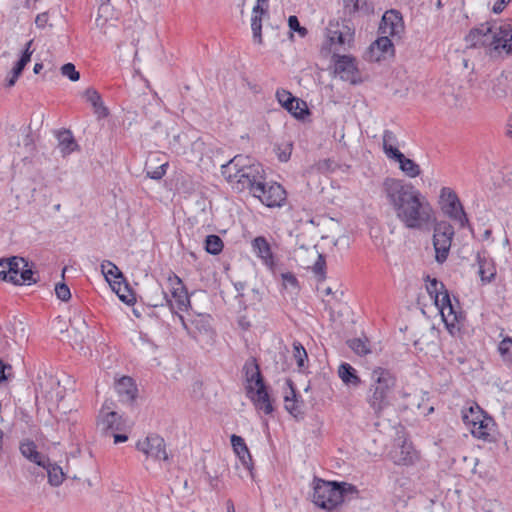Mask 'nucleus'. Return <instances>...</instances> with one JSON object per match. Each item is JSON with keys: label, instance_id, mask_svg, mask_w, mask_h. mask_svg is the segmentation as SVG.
<instances>
[{"label": "nucleus", "instance_id": "1", "mask_svg": "<svg viewBox=\"0 0 512 512\" xmlns=\"http://www.w3.org/2000/svg\"><path fill=\"white\" fill-rule=\"evenodd\" d=\"M382 193L394 211L396 218L407 229L424 230L434 225L433 247L435 260L444 263L450 252L454 237L453 226L436 222L435 211L427 197L412 183L387 177L382 183Z\"/></svg>", "mask_w": 512, "mask_h": 512}, {"label": "nucleus", "instance_id": "2", "mask_svg": "<svg viewBox=\"0 0 512 512\" xmlns=\"http://www.w3.org/2000/svg\"><path fill=\"white\" fill-rule=\"evenodd\" d=\"M221 173L232 189L238 192L248 190L252 195L266 176L260 163L253 162L249 157L243 155H236L223 164Z\"/></svg>", "mask_w": 512, "mask_h": 512}, {"label": "nucleus", "instance_id": "3", "mask_svg": "<svg viewBox=\"0 0 512 512\" xmlns=\"http://www.w3.org/2000/svg\"><path fill=\"white\" fill-rule=\"evenodd\" d=\"M396 385L397 377L389 369L376 367L372 370L365 400L376 418L382 417L384 411L392 405Z\"/></svg>", "mask_w": 512, "mask_h": 512}, {"label": "nucleus", "instance_id": "4", "mask_svg": "<svg viewBox=\"0 0 512 512\" xmlns=\"http://www.w3.org/2000/svg\"><path fill=\"white\" fill-rule=\"evenodd\" d=\"M470 47H489L491 51L512 54V25L504 23L494 27L486 22L470 30L465 37Z\"/></svg>", "mask_w": 512, "mask_h": 512}, {"label": "nucleus", "instance_id": "5", "mask_svg": "<svg viewBox=\"0 0 512 512\" xmlns=\"http://www.w3.org/2000/svg\"><path fill=\"white\" fill-rule=\"evenodd\" d=\"M352 491L356 488L351 484L315 478L312 501L317 507L332 512L343 503L344 495Z\"/></svg>", "mask_w": 512, "mask_h": 512}, {"label": "nucleus", "instance_id": "6", "mask_svg": "<svg viewBox=\"0 0 512 512\" xmlns=\"http://www.w3.org/2000/svg\"><path fill=\"white\" fill-rule=\"evenodd\" d=\"M169 282L171 285L172 298H169L164 290L158 287L156 293L161 296V299L160 301H152L151 305L157 307L166 304L170 307L171 311H186L190 306V299L182 280L174 275L173 277H169Z\"/></svg>", "mask_w": 512, "mask_h": 512}, {"label": "nucleus", "instance_id": "7", "mask_svg": "<svg viewBox=\"0 0 512 512\" xmlns=\"http://www.w3.org/2000/svg\"><path fill=\"white\" fill-rule=\"evenodd\" d=\"M442 210L445 215L457 222L460 228L469 225L468 217L457 194L448 187H443L440 193Z\"/></svg>", "mask_w": 512, "mask_h": 512}, {"label": "nucleus", "instance_id": "8", "mask_svg": "<svg viewBox=\"0 0 512 512\" xmlns=\"http://www.w3.org/2000/svg\"><path fill=\"white\" fill-rule=\"evenodd\" d=\"M253 196L267 207H281L286 200V191L276 182H267L265 176L262 184L256 187Z\"/></svg>", "mask_w": 512, "mask_h": 512}, {"label": "nucleus", "instance_id": "9", "mask_svg": "<svg viewBox=\"0 0 512 512\" xmlns=\"http://www.w3.org/2000/svg\"><path fill=\"white\" fill-rule=\"evenodd\" d=\"M334 72L341 80L351 84L362 83V75L356 63V59L350 55L333 54Z\"/></svg>", "mask_w": 512, "mask_h": 512}, {"label": "nucleus", "instance_id": "10", "mask_svg": "<svg viewBox=\"0 0 512 512\" xmlns=\"http://www.w3.org/2000/svg\"><path fill=\"white\" fill-rule=\"evenodd\" d=\"M97 428L102 434L110 436L113 432L124 430L125 421L120 414L110 411L109 407L104 405L98 416Z\"/></svg>", "mask_w": 512, "mask_h": 512}, {"label": "nucleus", "instance_id": "11", "mask_svg": "<svg viewBox=\"0 0 512 512\" xmlns=\"http://www.w3.org/2000/svg\"><path fill=\"white\" fill-rule=\"evenodd\" d=\"M136 447L147 457L155 460H168L165 441L159 435H148L144 440L138 441Z\"/></svg>", "mask_w": 512, "mask_h": 512}, {"label": "nucleus", "instance_id": "12", "mask_svg": "<svg viewBox=\"0 0 512 512\" xmlns=\"http://www.w3.org/2000/svg\"><path fill=\"white\" fill-rule=\"evenodd\" d=\"M404 31V22L400 12L389 10L382 16L379 32L382 35L391 36L392 38H400V34Z\"/></svg>", "mask_w": 512, "mask_h": 512}, {"label": "nucleus", "instance_id": "13", "mask_svg": "<svg viewBox=\"0 0 512 512\" xmlns=\"http://www.w3.org/2000/svg\"><path fill=\"white\" fill-rule=\"evenodd\" d=\"M276 98L280 105L296 118H303L305 114L309 113L306 102L294 97L285 89H278Z\"/></svg>", "mask_w": 512, "mask_h": 512}, {"label": "nucleus", "instance_id": "14", "mask_svg": "<svg viewBox=\"0 0 512 512\" xmlns=\"http://www.w3.org/2000/svg\"><path fill=\"white\" fill-rule=\"evenodd\" d=\"M39 393L51 404H58L65 397V389L60 385L59 380L53 376H45L39 382Z\"/></svg>", "mask_w": 512, "mask_h": 512}, {"label": "nucleus", "instance_id": "15", "mask_svg": "<svg viewBox=\"0 0 512 512\" xmlns=\"http://www.w3.org/2000/svg\"><path fill=\"white\" fill-rule=\"evenodd\" d=\"M470 432L473 437L487 443H493L497 440L496 423L490 416L478 421L475 426L472 425Z\"/></svg>", "mask_w": 512, "mask_h": 512}, {"label": "nucleus", "instance_id": "16", "mask_svg": "<svg viewBox=\"0 0 512 512\" xmlns=\"http://www.w3.org/2000/svg\"><path fill=\"white\" fill-rule=\"evenodd\" d=\"M388 456L396 465H410L414 462L416 453L411 443L403 441L400 445L394 446Z\"/></svg>", "mask_w": 512, "mask_h": 512}, {"label": "nucleus", "instance_id": "17", "mask_svg": "<svg viewBox=\"0 0 512 512\" xmlns=\"http://www.w3.org/2000/svg\"><path fill=\"white\" fill-rule=\"evenodd\" d=\"M354 32L345 24H330L327 29V37L331 44H337L344 47L353 40Z\"/></svg>", "mask_w": 512, "mask_h": 512}, {"label": "nucleus", "instance_id": "18", "mask_svg": "<svg viewBox=\"0 0 512 512\" xmlns=\"http://www.w3.org/2000/svg\"><path fill=\"white\" fill-rule=\"evenodd\" d=\"M391 36L382 35L375 40L369 47V59L371 61H380L388 55L394 54V47Z\"/></svg>", "mask_w": 512, "mask_h": 512}, {"label": "nucleus", "instance_id": "19", "mask_svg": "<svg viewBox=\"0 0 512 512\" xmlns=\"http://www.w3.org/2000/svg\"><path fill=\"white\" fill-rule=\"evenodd\" d=\"M251 245L253 252L257 255V257H259L271 271H274V256L271 250V246L267 239L263 236H258L253 239Z\"/></svg>", "mask_w": 512, "mask_h": 512}, {"label": "nucleus", "instance_id": "20", "mask_svg": "<svg viewBox=\"0 0 512 512\" xmlns=\"http://www.w3.org/2000/svg\"><path fill=\"white\" fill-rule=\"evenodd\" d=\"M247 382V394L253 393L259 386H264V381L260 372L259 365L255 359L247 361L243 368Z\"/></svg>", "mask_w": 512, "mask_h": 512}, {"label": "nucleus", "instance_id": "21", "mask_svg": "<svg viewBox=\"0 0 512 512\" xmlns=\"http://www.w3.org/2000/svg\"><path fill=\"white\" fill-rule=\"evenodd\" d=\"M115 390L122 402L132 403L138 393L134 380L129 376H123L115 384Z\"/></svg>", "mask_w": 512, "mask_h": 512}, {"label": "nucleus", "instance_id": "22", "mask_svg": "<svg viewBox=\"0 0 512 512\" xmlns=\"http://www.w3.org/2000/svg\"><path fill=\"white\" fill-rule=\"evenodd\" d=\"M478 274L483 282H491L496 276L495 265L485 250L479 251L476 256Z\"/></svg>", "mask_w": 512, "mask_h": 512}, {"label": "nucleus", "instance_id": "23", "mask_svg": "<svg viewBox=\"0 0 512 512\" xmlns=\"http://www.w3.org/2000/svg\"><path fill=\"white\" fill-rule=\"evenodd\" d=\"M83 96L85 100L91 105L94 114L99 120L106 118L109 115L108 108L104 105L100 94L95 89H86Z\"/></svg>", "mask_w": 512, "mask_h": 512}, {"label": "nucleus", "instance_id": "24", "mask_svg": "<svg viewBox=\"0 0 512 512\" xmlns=\"http://www.w3.org/2000/svg\"><path fill=\"white\" fill-rule=\"evenodd\" d=\"M458 305V301H456V305L452 303V301L443 308L440 312L442 316V320L444 321L446 328L448 331L454 335L456 331H460V327L458 326L459 319L461 318V314L457 312L456 308Z\"/></svg>", "mask_w": 512, "mask_h": 512}, {"label": "nucleus", "instance_id": "25", "mask_svg": "<svg viewBox=\"0 0 512 512\" xmlns=\"http://www.w3.org/2000/svg\"><path fill=\"white\" fill-rule=\"evenodd\" d=\"M393 153V157L390 160H394L399 164V169L409 178H416L421 174L420 166L410 158L405 157V155L400 153H395V151H391Z\"/></svg>", "mask_w": 512, "mask_h": 512}, {"label": "nucleus", "instance_id": "26", "mask_svg": "<svg viewBox=\"0 0 512 512\" xmlns=\"http://www.w3.org/2000/svg\"><path fill=\"white\" fill-rule=\"evenodd\" d=\"M56 138L63 157L70 155L74 151H78L80 148L71 130H58Z\"/></svg>", "mask_w": 512, "mask_h": 512}, {"label": "nucleus", "instance_id": "27", "mask_svg": "<svg viewBox=\"0 0 512 512\" xmlns=\"http://www.w3.org/2000/svg\"><path fill=\"white\" fill-rule=\"evenodd\" d=\"M248 396L258 410L263 411L267 415L273 412L274 409L265 385L259 386L253 393L248 394Z\"/></svg>", "mask_w": 512, "mask_h": 512}, {"label": "nucleus", "instance_id": "28", "mask_svg": "<svg viewBox=\"0 0 512 512\" xmlns=\"http://www.w3.org/2000/svg\"><path fill=\"white\" fill-rule=\"evenodd\" d=\"M20 451L25 458L40 467H44L48 464V457L37 450V446L33 441L27 440L21 443Z\"/></svg>", "mask_w": 512, "mask_h": 512}, {"label": "nucleus", "instance_id": "29", "mask_svg": "<svg viewBox=\"0 0 512 512\" xmlns=\"http://www.w3.org/2000/svg\"><path fill=\"white\" fill-rule=\"evenodd\" d=\"M349 15L369 16L374 13V6L369 0H343Z\"/></svg>", "mask_w": 512, "mask_h": 512}, {"label": "nucleus", "instance_id": "30", "mask_svg": "<svg viewBox=\"0 0 512 512\" xmlns=\"http://www.w3.org/2000/svg\"><path fill=\"white\" fill-rule=\"evenodd\" d=\"M338 376L347 386L356 388L361 384V379L358 376L356 369L349 363L340 364L338 368Z\"/></svg>", "mask_w": 512, "mask_h": 512}, {"label": "nucleus", "instance_id": "31", "mask_svg": "<svg viewBox=\"0 0 512 512\" xmlns=\"http://www.w3.org/2000/svg\"><path fill=\"white\" fill-rule=\"evenodd\" d=\"M488 415L481 409L478 404L470 405L462 410V420L464 424L471 429L472 425H476L478 421L486 418Z\"/></svg>", "mask_w": 512, "mask_h": 512}, {"label": "nucleus", "instance_id": "32", "mask_svg": "<svg viewBox=\"0 0 512 512\" xmlns=\"http://www.w3.org/2000/svg\"><path fill=\"white\" fill-rule=\"evenodd\" d=\"M287 384L290 388V394L285 395V409L293 416L297 417L302 414V401L297 398L293 383L291 380H287Z\"/></svg>", "mask_w": 512, "mask_h": 512}, {"label": "nucleus", "instance_id": "33", "mask_svg": "<svg viewBox=\"0 0 512 512\" xmlns=\"http://www.w3.org/2000/svg\"><path fill=\"white\" fill-rule=\"evenodd\" d=\"M192 334L195 337L196 332L207 333L211 328V317L208 314H197L189 318Z\"/></svg>", "mask_w": 512, "mask_h": 512}, {"label": "nucleus", "instance_id": "34", "mask_svg": "<svg viewBox=\"0 0 512 512\" xmlns=\"http://www.w3.org/2000/svg\"><path fill=\"white\" fill-rule=\"evenodd\" d=\"M101 271L108 282L120 284L124 279L120 269L111 261L105 260L101 264Z\"/></svg>", "mask_w": 512, "mask_h": 512}, {"label": "nucleus", "instance_id": "35", "mask_svg": "<svg viewBox=\"0 0 512 512\" xmlns=\"http://www.w3.org/2000/svg\"><path fill=\"white\" fill-rule=\"evenodd\" d=\"M29 62V54L28 53H22L20 59L16 62L15 66L12 68V70L9 72L5 86L10 88L15 85L18 77L21 75L23 69Z\"/></svg>", "mask_w": 512, "mask_h": 512}, {"label": "nucleus", "instance_id": "36", "mask_svg": "<svg viewBox=\"0 0 512 512\" xmlns=\"http://www.w3.org/2000/svg\"><path fill=\"white\" fill-rule=\"evenodd\" d=\"M231 444L235 453L240 457L243 464H247L246 457L251 460V455L244 439L241 436L233 434L231 436Z\"/></svg>", "mask_w": 512, "mask_h": 512}, {"label": "nucleus", "instance_id": "37", "mask_svg": "<svg viewBox=\"0 0 512 512\" xmlns=\"http://www.w3.org/2000/svg\"><path fill=\"white\" fill-rule=\"evenodd\" d=\"M47 471L48 481L52 486H59L64 480V473L60 466L51 464L48 459V464L43 467Z\"/></svg>", "mask_w": 512, "mask_h": 512}, {"label": "nucleus", "instance_id": "38", "mask_svg": "<svg viewBox=\"0 0 512 512\" xmlns=\"http://www.w3.org/2000/svg\"><path fill=\"white\" fill-rule=\"evenodd\" d=\"M397 146L398 141L393 131L386 130L383 135V150L387 158L391 159L393 157V153L391 151H395V153L401 152Z\"/></svg>", "mask_w": 512, "mask_h": 512}, {"label": "nucleus", "instance_id": "39", "mask_svg": "<svg viewBox=\"0 0 512 512\" xmlns=\"http://www.w3.org/2000/svg\"><path fill=\"white\" fill-rule=\"evenodd\" d=\"M293 149V141L291 139H283L275 144V152L281 162H287L290 159Z\"/></svg>", "mask_w": 512, "mask_h": 512}, {"label": "nucleus", "instance_id": "40", "mask_svg": "<svg viewBox=\"0 0 512 512\" xmlns=\"http://www.w3.org/2000/svg\"><path fill=\"white\" fill-rule=\"evenodd\" d=\"M9 262H11V265L10 267L12 269H9V273H10V277H9V282L11 283H17V277L20 275L21 273V270L25 267L28 266V262L22 258V257H17V256H14V257H11L8 259Z\"/></svg>", "mask_w": 512, "mask_h": 512}, {"label": "nucleus", "instance_id": "41", "mask_svg": "<svg viewBox=\"0 0 512 512\" xmlns=\"http://www.w3.org/2000/svg\"><path fill=\"white\" fill-rule=\"evenodd\" d=\"M223 241L218 235H208L205 240V250L209 254L217 255L223 249Z\"/></svg>", "mask_w": 512, "mask_h": 512}, {"label": "nucleus", "instance_id": "42", "mask_svg": "<svg viewBox=\"0 0 512 512\" xmlns=\"http://www.w3.org/2000/svg\"><path fill=\"white\" fill-rule=\"evenodd\" d=\"M350 349L357 355L364 356L370 353L369 343L367 339L354 338L347 341Z\"/></svg>", "mask_w": 512, "mask_h": 512}, {"label": "nucleus", "instance_id": "43", "mask_svg": "<svg viewBox=\"0 0 512 512\" xmlns=\"http://www.w3.org/2000/svg\"><path fill=\"white\" fill-rule=\"evenodd\" d=\"M293 357L296 360L299 370L305 367V362L308 361V354L304 346L299 341L293 342Z\"/></svg>", "mask_w": 512, "mask_h": 512}, {"label": "nucleus", "instance_id": "44", "mask_svg": "<svg viewBox=\"0 0 512 512\" xmlns=\"http://www.w3.org/2000/svg\"><path fill=\"white\" fill-rule=\"evenodd\" d=\"M498 352L503 361L512 364V337H505L498 345Z\"/></svg>", "mask_w": 512, "mask_h": 512}, {"label": "nucleus", "instance_id": "45", "mask_svg": "<svg viewBox=\"0 0 512 512\" xmlns=\"http://www.w3.org/2000/svg\"><path fill=\"white\" fill-rule=\"evenodd\" d=\"M426 289L432 299H437L438 295H441L442 291L446 290L445 285L435 278L427 277Z\"/></svg>", "mask_w": 512, "mask_h": 512}, {"label": "nucleus", "instance_id": "46", "mask_svg": "<svg viewBox=\"0 0 512 512\" xmlns=\"http://www.w3.org/2000/svg\"><path fill=\"white\" fill-rule=\"evenodd\" d=\"M251 29L253 32V39L258 44H262V16L252 15Z\"/></svg>", "mask_w": 512, "mask_h": 512}, {"label": "nucleus", "instance_id": "47", "mask_svg": "<svg viewBox=\"0 0 512 512\" xmlns=\"http://www.w3.org/2000/svg\"><path fill=\"white\" fill-rule=\"evenodd\" d=\"M168 167V162H164L160 164L155 169L151 170L148 166V163H146V174L147 177L154 179V180H160L163 178V176L166 174V169Z\"/></svg>", "mask_w": 512, "mask_h": 512}, {"label": "nucleus", "instance_id": "48", "mask_svg": "<svg viewBox=\"0 0 512 512\" xmlns=\"http://www.w3.org/2000/svg\"><path fill=\"white\" fill-rule=\"evenodd\" d=\"M325 268H326V260L322 254H318L317 260L313 265V272L316 276L319 277L320 280L325 279Z\"/></svg>", "mask_w": 512, "mask_h": 512}, {"label": "nucleus", "instance_id": "49", "mask_svg": "<svg viewBox=\"0 0 512 512\" xmlns=\"http://www.w3.org/2000/svg\"><path fill=\"white\" fill-rule=\"evenodd\" d=\"M61 73L71 81L76 82L80 78L79 72L76 70L75 65L72 63H66L61 67Z\"/></svg>", "mask_w": 512, "mask_h": 512}, {"label": "nucleus", "instance_id": "50", "mask_svg": "<svg viewBox=\"0 0 512 512\" xmlns=\"http://www.w3.org/2000/svg\"><path fill=\"white\" fill-rule=\"evenodd\" d=\"M33 271L27 267L23 268L21 270L20 275L17 277V283L16 285H22V284H31L32 282L35 283L36 280L33 279Z\"/></svg>", "mask_w": 512, "mask_h": 512}, {"label": "nucleus", "instance_id": "51", "mask_svg": "<svg viewBox=\"0 0 512 512\" xmlns=\"http://www.w3.org/2000/svg\"><path fill=\"white\" fill-rule=\"evenodd\" d=\"M316 168L322 173L333 172L337 168V163L331 159H322L316 163Z\"/></svg>", "mask_w": 512, "mask_h": 512}, {"label": "nucleus", "instance_id": "52", "mask_svg": "<svg viewBox=\"0 0 512 512\" xmlns=\"http://www.w3.org/2000/svg\"><path fill=\"white\" fill-rule=\"evenodd\" d=\"M56 296L62 301H68L71 298L69 287L65 283H58L55 286Z\"/></svg>", "mask_w": 512, "mask_h": 512}, {"label": "nucleus", "instance_id": "53", "mask_svg": "<svg viewBox=\"0 0 512 512\" xmlns=\"http://www.w3.org/2000/svg\"><path fill=\"white\" fill-rule=\"evenodd\" d=\"M288 26L290 30L298 32L301 36H305L307 34V29L300 26L299 20L295 15H291L288 18Z\"/></svg>", "mask_w": 512, "mask_h": 512}, {"label": "nucleus", "instance_id": "54", "mask_svg": "<svg viewBox=\"0 0 512 512\" xmlns=\"http://www.w3.org/2000/svg\"><path fill=\"white\" fill-rule=\"evenodd\" d=\"M187 135L184 132L179 133L178 135L173 137V141L170 143L171 146L179 152L180 149H184L187 145Z\"/></svg>", "mask_w": 512, "mask_h": 512}, {"label": "nucleus", "instance_id": "55", "mask_svg": "<svg viewBox=\"0 0 512 512\" xmlns=\"http://www.w3.org/2000/svg\"><path fill=\"white\" fill-rule=\"evenodd\" d=\"M433 300L440 312L443 310L444 307H446L447 304L451 302V298L447 289L442 291L441 295H438L437 299Z\"/></svg>", "mask_w": 512, "mask_h": 512}, {"label": "nucleus", "instance_id": "56", "mask_svg": "<svg viewBox=\"0 0 512 512\" xmlns=\"http://www.w3.org/2000/svg\"><path fill=\"white\" fill-rule=\"evenodd\" d=\"M11 262H9L8 259H1L0 260V280L9 281L10 273L9 269H12L10 267Z\"/></svg>", "mask_w": 512, "mask_h": 512}, {"label": "nucleus", "instance_id": "57", "mask_svg": "<svg viewBox=\"0 0 512 512\" xmlns=\"http://www.w3.org/2000/svg\"><path fill=\"white\" fill-rule=\"evenodd\" d=\"M282 279H283L285 286H291L293 288L298 287V280L293 273H291V272L283 273Z\"/></svg>", "mask_w": 512, "mask_h": 512}, {"label": "nucleus", "instance_id": "58", "mask_svg": "<svg viewBox=\"0 0 512 512\" xmlns=\"http://www.w3.org/2000/svg\"><path fill=\"white\" fill-rule=\"evenodd\" d=\"M48 20H49L48 13L47 12H43V13H40V14H38L36 16L35 24H36V26L38 28L43 29L47 25Z\"/></svg>", "mask_w": 512, "mask_h": 512}, {"label": "nucleus", "instance_id": "59", "mask_svg": "<svg viewBox=\"0 0 512 512\" xmlns=\"http://www.w3.org/2000/svg\"><path fill=\"white\" fill-rule=\"evenodd\" d=\"M173 313L176 314L177 318L179 319L181 325L183 326V328L189 333V334H194V331H191V325H190V322H189V319H186L183 315H181L179 312L180 311H172Z\"/></svg>", "mask_w": 512, "mask_h": 512}, {"label": "nucleus", "instance_id": "60", "mask_svg": "<svg viewBox=\"0 0 512 512\" xmlns=\"http://www.w3.org/2000/svg\"><path fill=\"white\" fill-rule=\"evenodd\" d=\"M12 367L10 365H6L3 361L0 360V382H3L8 379L9 373L6 371H10Z\"/></svg>", "mask_w": 512, "mask_h": 512}, {"label": "nucleus", "instance_id": "61", "mask_svg": "<svg viewBox=\"0 0 512 512\" xmlns=\"http://www.w3.org/2000/svg\"><path fill=\"white\" fill-rule=\"evenodd\" d=\"M506 4H508V0H498L494 3L492 11L496 14L501 13Z\"/></svg>", "mask_w": 512, "mask_h": 512}, {"label": "nucleus", "instance_id": "62", "mask_svg": "<svg viewBox=\"0 0 512 512\" xmlns=\"http://www.w3.org/2000/svg\"><path fill=\"white\" fill-rule=\"evenodd\" d=\"M267 2H258L253 8V15H260L262 16L264 13H266V10L262 7L263 4H266Z\"/></svg>", "mask_w": 512, "mask_h": 512}, {"label": "nucleus", "instance_id": "63", "mask_svg": "<svg viewBox=\"0 0 512 512\" xmlns=\"http://www.w3.org/2000/svg\"><path fill=\"white\" fill-rule=\"evenodd\" d=\"M111 435L114 437L115 443H122V442L127 441V439H128L127 435H125V434L113 432Z\"/></svg>", "mask_w": 512, "mask_h": 512}, {"label": "nucleus", "instance_id": "64", "mask_svg": "<svg viewBox=\"0 0 512 512\" xmlns=\"http://www.w3.org/2000/svg\"><path fill=\"white\" fill-rule=\"evenodd\" d=\"M226 508H227V512H235V507H234V503L232 500H227L226 502Z\"/></svg>", "mask_w": 512, "mask_h": 512}]
</instances>
